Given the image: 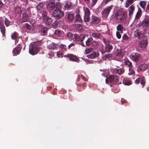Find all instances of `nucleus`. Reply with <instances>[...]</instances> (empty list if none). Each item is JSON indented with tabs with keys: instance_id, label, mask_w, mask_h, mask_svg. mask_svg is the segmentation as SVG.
I'll return each instance as SVG.
<instances>
[{
	"instance_id": "nucleus-51",
	"label": "nucleus",
	"mask_w": 149,
	"mask_h": 149,
	"mask_svg": "<svg viewBox=\"0 0 149 149\" xmlns=\"http://www.w3.org/2000/svg\"><path fill=\"white\" fill-rule=\"evenodd\" d=\"M98 0H92L91 6L92 7L94 6L97 3Z\"/></svg>"
},
{
	"instance_id": "nucleus-15",
	"label": "nucleus",
	"mask_w": 149,
	"mask_h": 149,
	"mask_svg": "<svg viewBox=\"0 0 149 149\" xmlns=\"http://www.w3.org/2000/svg\"><path fill=\"white\" fill-rule=\"evenodd\" d=\"M85 35L84 34H81L79 36L77 34L74 35V38L73 39V40L76 42H79L81 40V37H84Z\"/></svg>"
},
{
	"instance_id": "nucleus-29",
	"label": "nucleus",
	"mask_w": 149,
	"mask_h": 149,
	"mask_svg": "<svg viewBox=\"0 0 149 149\" xmlns=\"http://www.w3.org/2000/svg\"><path fill=\"white\" fill-rule=\"evenodd\" d=\"M124 54L122 51L119 50L116 53V55L117 56H119L120 58L123 57Z\"/></svg>"
},
{
	"instance_id": "nucleus-34",
	"label": "nucleus",
	"mask_w": 149,
	"mask_h": 149,
	"mask_svg": "<svg viewBox=\"0 0 149 149\" xmlns=\"http://www.w3.org/2000/svg\"><path fill=\"white\" fill-rule=\"evenodd\" d=\"M66 47V46L64 44H61L60 45V47L61 49L63 52L67 51Z\"/></svg>"
},
{
	"instance_id": "nucleus-5",
	"label": "nucleus",
	"mask_w": 149,
	"mask_h": 149,
	"mask_svg": "<svg viewBox=\"0 0 149 149\" xmlns=\"http://www.w3.org/2000/svg\"><path fill=\"white\" fill-rule=\"evenodd\" d=\"M65 57L69 58L70 61L78 62L79 61V59L76 56L72 54H69L64 56Z\"/></svg>"
},
{
	"instance_id": "nucleus-3",
	"label": "nucleus",
	"mask_w": 149,
	"mask_h": 149,
	"mask_svg": "<svg viewBox=\"0 0 149 149\" xmlns=\"http://www.w3.org/2000/svg\"><path fill=\"white\" fill-rule=\"evenodd\" d=\"M64 12L61 10L56 9L53 12L52 15L56 19H59L64 15Z\"/></svg>"
},
{
	"instance_id": "nucleus-54",
	"label": "nucleus",
	"mask_w": 149,
	"mask_h": 149,
	"mask_svg": "<svg viewBox=\"0 0 149 149\" xmlns=\"http://www.w3.org/2000/svg\"><path fill=\"white\" fill-rule=\"evenodd\" d=\"M116 36L117 38L118 39H120L121 38V35L120 33L118 31H117L116 32Z\"/></svg>"
},
{
	"instance_id": "nucleus-8",
	"label": "nucleus",
	"mask_w": 149,
	"mask_h": 149,
	"mask_svg": "<svg viewBox=\"0 0 149 149\" xmlns=\"http://www.w3.org/2000/svg\"><path fill=\"white\" fill-rule=\"evenodd\" d=\"M148 68V65L145 63L140 65L138 67V70L140 71L143 72L146 70Z\"/></svg>"
},
{
	"instance_id": "nucleus-12",
	"label": "nucleus",
	"mask_w": 149,
	"mask_h": 149,
	"mask_svg": "<svg viewBox=\"0 0 149 149\" xmlns=\"http://www.w3.org/2000/svg\"><path fill=\"white\" fill-rule=\"evenodd\" d=\"M22 49V48L20 47H15L13 50V56L17 55L19 54Z\"/></svg>"
},
{
	"instance_id": "nucleus-41",
	"label": "nucleus",
	"mask_w": 149,
	"mask_h": 149,
	"mask_svg": "<svg viewBox=\"0 0 149 149\" xmlns=\"http://www.w3.org/2000/svg\"><path fill=\"white\" fill-rule=\"evenodd\" d=\"M90 20L89 16L84 15V21L85 22H89Z\"/></svg>"
},
{
	"instance_id": "nucleus-24",
	"label": "nucleus",
	"mask_w": 149,
	"mask_h": 149,
	"mask_svg": "<svg viewBox=\"0 0 149 149\" xmlns=\"http://www.w3.org/2000/svg\"><path fill=\"white\" fill-rule=\"evenodd\" d=\"M124 63L129 68H132L133 67L132 63L128 60H125L124 61Z\"/></svg>"
},
{
	"instance_id": "nucleus-28",
	"label": "nucleus",
	"mask_w": 149,
	"mask_h": 149,
	"mask_svg": "<svg viewBox=\"0 0 149 149\" xmlns=\"http://www.w3.org/2000/svg\"><path fill=\"white\" fill-rule=\"evenodd\" d=\"M56 45L55 43L52 42L49 45L48 47L50 49H53L56 48Z\"/></svg>"
},
{
	"instance_id": "nucleus-11",
	"label": "nucleus",
	"mask_w": 149,
	"mask_h": 149,
	"mask_svg": "<svg viewBox=\"0 0 149 149\" xmlns=\"http://www.w3.org/2000/svg\"><path fill=\"white\" fill-rule=\"evenodd\" d=\"M44 23L46 25L49 26L50 25L52 22V19L48 17H46L43 19Z\"/></svg>"
},
{
	"instance_id": "nucleus-36",
	"label": "nucleus",
	"mask_w": 149,
	"mask_h": 149,
	"mask_svg": "<svg viewBox=\"0 0 149 149\" xmlns=\"http://www.w3.org/2000/svg\"><path fill=\"white\" fill-rule=\"evenodd\" d=\"M81 37V39L79 41L80 42V44L82 46L86 47V46L84 44V42H83V41L84 39L85 38L86 36H85L84 37Z\"/></svg>"
},
{
	"instance_id": "nucleus-23",
	"label": "nucleus",
	"mask_w": 149,
	"mask_h": 149,
	"mask_svg": "<svg viewBox=\"0 0 149 149\" xmlns=\"http://www.w3.org/2000/svg\"><path fill=\"white\" fill-rule=\"evenodd\" d=\"M92 36L93 37L97 39L100 38L102 37V36L100 33L97 32L93 33Z\"/></svg>"
},
{
	"instance_id": "nucleus-31",
	"label": "nucleus",
	"mask_w": 149,
	"mask_h": 149,
	"mask_svg": "<svg viewBox=\"0 0 149 149\" xmlns=\"http://www.w3.org/2000/svg\"><path fill=\"white\" fill-rule=\"evenodd\" d=\"M146 2L145 1H141L139 3V5L144 10H145L146 8Z\"/></svg>"
},
{
	"instance_id": "nucleus-21",
	"label": "nucleus",
	"mask_w": 149,
	"mask_h": 149,
	"mask_svg": "<svg viewBox=\"0 0 149 149\" xmlns=\"http://www.w3.org/2000/svg\"><path fill=\"white\" fill-rule=\"evenodd\" d=\"M113 47L111 45L109 44H106L104 49L105 52H109L112 49Z\"/></svg>"
},
{
	"instance_id": "nucleus-60",
	"label": "nucleus",
	"mask_w": 149,
	"mask_h": 149,
	"mask_svg": "<svg viewBox=\"0 0 149 149\" xmlns=\"http://www.w3.org/2000/svg\"><path fill=\"white\" fill-rule=\"evenodd\" d=\"M81 77L82 79L84 80V81H87V79L85 77H84L83 75H81Z\"/></svg>"
},
{
	"instance_id": "nucleus-40",
	"label": "nucleus",
	"mask_w": 149,
	"mask_h": 149,
	"mask_svg": "<svg viewBox=\"0 0 149 149\" xmlns=\"http://www.w3.org/2000/svg\"><path fill=\"white\" fill-rule=\"evenodd\" d=\"M66 36L69 39H71L73 37V34L71 32H68L66 34Z\"/></svg>"
},
{
	"instance_id": "nucleus-14",
	"label": "nucleus",
	"mask_w": 149,
	"mask_h": 149,
	"mask_svg": "<svg viewBox=\"0 0 149 149\" xmlns=\"http://www.w3.org/2000/svg\"><path fill=\"white\" fill-rule=\"evenodd\" d=\"M142 25L146 27L149 26V17H146L143 21Z\"/></svg>"
},
{
	"instance_id": "nucleus-10",
	"label": "nucleus",
	"mask_w": 149,
	"mask_h": 149,
	"mask_svg": "<svg viewBox=\"0 0 149 149\" xmlns=\"http://www.w3.org/2000/svg\"><path fill=\"white\" fill-rule=\"evenodd\" d=\"M99 54L97 52H93L92 53L87 55V56L88 58L94 59L98 56Z\"/></svg>"
},
{
	"instance_id": "nucleus-2",
	"label": "nucleus",
	"mask_w": 149,
	"mask_h": 149,
	"mask_svg": "<svg viewBox=\"0 0 149 149\" xmlns=\"http://www.w3.org/2000/svg\"><path fill=\"white\" fill-rule=\"evenodd\" d=\"M38 47L37 46L36 42H33L31 43L30 45L29 52L31 54L34 55L38 52Z\"/></svg>"
},
{
	"instance_id": "nucleus-4",
	"label": "nucleus",
	"mask_w": 149,
	"mask_h": 149,
	"mask_svg": "<svg viewBox=\"0 0 149 149\" xmlns=\"http://www.w3.org/2000/svg\"><path fill=\"white\" fill-rule=\"evenodd\" d=\"M126 16L125 13L122 11H118L116 13L115 17L117 21H122L125 18Z\"/></svg>"
},
{
	"instance_id": "nucleus-26",
	"label": "nucleus",
	"mask_w": 149,
	"mask_h": 149,
	"mask_svg": "<svg viewBox=\"0 0 149 149\" xmlns=\"http://www.w3.org/2000/svg\"><path fill=\"white\" fill-rule=\"evenodd\" d=\"M0 28L1 31L3 34V36H5V33H6V29L5 26H4L3 24H0Z\"/></svg>"
},
{
	"instance_id": "nucleus-53",
	"label": "nucleus",
	"mask_w": 149,
	"mask_h": 149,
	"mask_svg": "<svg viewBox=\"0 0 149 149\" xmlns=\"http://www.w3.org/2000/svg\"><path fill=\"white\" fill-rule=\"evenodd\" d=\"M58 22L57 21H55L52 24V26L54 27H56L58 26Z\"/></svg>"
},
{
	"instance_id": "nucleus-37",
	"label": "nucleus",
	"mask_w": 149,
	"mask_h": 149,
	"mask_svg": "<svg viewBox=\"0 0 149 149\" xmlns=\"http://www.w3.org/2000/svg\"><path fill=\"white\" fill-rule=\"evenodd\" d=\"M132 68H129V72L128 74L129 75H134L135 73L134 70L132 69Z\"/></svg>"
},
{
	"instance_id": "nucleus-16",
	"label": "nucleus",
	"mask_w": 149,
	"mask_h": 149,
	"mask_svg": "<svg viewBox=\"0 0 149 149\" xmlns=\"http://www.w3.org/2000/svg\"><path fill=\"white\" fill-rule=\"evenodd\" d=\"M147 41L144 40H141L139 42V47L142 48H145L147 46Z\"/></svg>"
},
{
	"instance_id": "nucleus-56",
	"label": "nucleus",
	"mask_w": 149,
	"mask_h": 149,
	"mask_svg": "<svg viewBox=\"0 0 149 149\" xmlns=\"http://www.w3.org/2000/svg\"><path fill=\"white\" fill-rule=\"evenodd\" d=\"M112 54H106L105 56V57L107 58H109L112 57Z\"/></svg>"
},
{
	"instance_id": "nucleus-32",
	"label": "nucleus",
	"mask_w": 149,
	"mask_h": 149,
	"mask_svg": "<svg viewBox=\"0 0 149 149\" xmlns=\"http://www.w3.org/2000/svg\"><path fill=\"white\" fill-rule=\"evenodd\" d=\"M134 33L136 34L137 37L138 38H140L142 36V34L139 30H137L134 31Z\"/></svg>"
},
{
	"instance_id": "nucleus-17",
	"label": "nucleus",
	"mask_w": 149,
	"mask_h": 149,
	"mask_svg": "<svg viewBox=\"0 0 149 149\" xmlns=\"http://www.w3.org/2000/svg\"><path fill=\"white\" fill-rule=\"evenodd\" d=\"M113 7L112 5L108 6L106 8H105L102 11V12L103 13L105 14H108L110 12Z\"/></svg>"
},
{
	"instance_id": "nucleus-19",
	"label": "nucleus",
	"mask_w": 149,
	"mask_h": 149,
	"mask_svg": "<svg viewBox=\"0 0 149 149\" xmlns=\"http://www.w3.org/2000/svg\"><path fill=\"white\" fill-rule=\"evenodd\" d=\"M48 29L46 27H44L41 28L40 30H39L40 33H41V35L45 36L47 34Z\"/></svg>"
},
{
	"instance_id": "nucleus-25",
	"label": "nucleus",
	"mask_w": 149,
	"mask_h": 149,
	"mask_svg": "<svg viewBox=\"0 0 149 149\" xmlns=\"http://www.w3.org/2000/svg\"><path fill=\"white\" fill-rule=\"evenodd\" d=\"M29 16L26 13H23L22 14V20L23 22H26L28 20Z\"/></svg>"
},
{
	"instance_id": "nucleus-55",
	"label": "nucleus",
	"mask_w": 149,
	"mask_h": 149,
	"mask_svg": "<svg viewBox=\"0 0 149 149\" xmlns=\"http://www.w3.org/2000/svg\"><path fill=\"white\" fill-rule=\"evenodd\" d=\"M75 26L76 27H77L78 28L80 29H82V26L81 24H75Z\"/></svg>"
},
{
	"instance_id": "nucleus-47",
	"label": "nucleus",
	"mask_w": 149,
	"mask_h": 149,
	"mask_svg": "<svg viewBox=\"0 0 149 149\" xmlns=\"http://www.w3.org/2000/svg\"><path fill=\"white\" fill-rule=\"evenodd\" d=\"M10 23V22L6 18L5 19V24L6 26L7 27L8 26Z\"/></svg>"
},
{
	"instance_id": "nucleus-61",
	"label": "nucleus",
	"mask_w": 149,
	"mask_h": 149,
	"mask_svg": "<svg viewBox=\"0 0 149 149\" xmlns=\"http://www.w3.org/2000/svg\"><path fill=\"white\" fill-rule=\"evenodd\" d=\"M146 12H149V3L147 5L146 10Z\"/></svg>"
},
{
	"instance_id": "nucleus-13",
	"label": "nucleus",
	"mask_w": 149,
	"mask_h": 149,
	"mask_svg": "<svg viewBox=\"0 0 149 149\" xmlns=\"http://www.w3.org/2000/svg\"><path fill=\"white\" fill-rule=\"evenodd\" d=\"M66 16H67V19L68 22H72L74 19V15L73 14L68 13Z\"/></svg>"
},
{
	"instance_id": "nucleus-22",
	"label": "nucleus",
	"mask_w": 149,
	"mask_h": 149,
	"mask_svg": "<svg viewBox=\"0 0 149 149\" xmlns=\"http://www.w3.org/2000/svg\"><path fill=\"white\" fill-rule=\"evenodd\" d=\"M55 7V3L52 2H50L47 5V8L51 10H54Z\"/></svg>"
},
{
	"instance_id": "nucleus-64",
	"label": "nucleus",
	"mask_w": 149,
	"mask_h": 149,
	"mask_svg": "<svg viewBox=\"0 0 149 149\" xmlns=\"http://www.w3.org/2000/svg\"><path fill=\"white\" fill-rule=\"evenodd\" d=\"M128 38V36L126 35H124L123 36V39L124 40H126Z\"/></svg>"
},
{
	"instance_id": "nucleus-58",
	"label": "nucleus",
	"mask_w": 149,
	"mask_h": 149,
	"mask_svg": "<svg viewBox=\"0 0 149 149\" xmlns=\"http://www.w3.org/2000/svg\"><path fill=\"white\" fill-rule=\"evenodd\" d=\"M75 44L73 43H72L70 44L68 46V49H70L71 47L73 46H74Z\"/></svg>"
},
{
	"instance_id": "nucleus-33",
	"label": "nucleus",
	"mask_w": 149,
	"mask_h": 149,
	"mask_svg": "<svg viewBox=\"0 0 149 149\" xmlns=\"http://www.w3.org/2000/svg\"><path fill=\"white\" fill-rule=\"evenodd\" d=\"M134 0H127L126 3L125 7L127 8L131 4H132L134 2Z\"/></svg>"
},
{
	"instance_id": "nucleus-50",
	"label": "nucleus",
	"mask_w": 149,
	"mask_h": 149,
	"mask_svg": "<svg viewBox=\"0 0 149 149\" xmlns=\"http://www.w3.org/2000/svg\"><path fill=\"white\" fill-rule=\"evenodd\" d=\"M25 26L26 29L29 30H31L32 29L31 26L28 23H26L25 24Z\"/></svg>"
},
{
	"instance_id": "nucleus-6",
	"label": "nucleus",
	"mask_w": 149,
	"mask_h": 149,
	"mask_svg": "<svg viewBox=\"0 0 149 149\" xmlns=\"http://www.w3.org/2000/svg\"><path fill=\"white\" fill-rule=\"evenodd\" d=\"M130 57L136 62H137L141 58V56L139 54L134 53L131 55Z\"/></svg>"
},
{
	"instance_id": "nucleus-62",
	"label": "nucleus",
	"mask_w": 149,
	"mask_h": 149,
	"mask_svg": "<svg viewBox=\"0 0 149 149\" xmlns=\"http://www.w3.org/2000/svg\"><path fill=\"white\" fill-rule=\"evenodd\" d=\"M121 102L122 104H123L125 103H126V101L125 99L122 98L121 100Z\"/></svg>"
},
{
	"instance_id": "nucleus-38",
	"label": "nucleus",
	"mask_w": 149,
	"mask_h": 149,
	"mask_svg": "<svg viewBox=\"0 0 149 149\" xmlns=\"http://www.w3.org/2000/svg\"><path fill=\"white\" fill-rule=\"evenodd\" d=\"M91 39L90 38H88L86 42V45L87 47L90 46L91 43Z\"/></svg>"
},
{
	"instance_id": "nucleus-20",
	"label": "nucleus",
	"mask_w": 149,
	"mask_h": 149,
	"mask_svg": "<svg viewBox=\"0 0 149 149\" xmlns=\"http://www.w3.org/2000/svg\"><path fill=\"white\" fill-rule=\"evenodd\" d=\"M74 19V22L75 23L77 22H81L82 21V19L79 14L78 13L77 14Z\"/></svg>"
},
{
	"instance_id": "nucleus-42",
	"label": "nucleus",
	"mask_w": 149,
	"mask_h": 149,
	"mask_svg": "<svg viewBox=\"0 0 149 149\" xmlns=\"http://www.w3.org/2000/svg\"><path fill=\"white\" fill-rule=\"evenodd\" d=\"M42 17L44 18V17H48L47 16V11L45 10H43L42 11Z\"/></svg>"
},
{
	"instance_id": "nucleus-57",
	"label": "nucleus",
	"mask_w": 149,
	"mask_h": 149,
	"mask_svg": "<svg viewBox=\"0 0 149 149\" xmlns=\"http://www.w3.org/2000/svg\"><path fill=\"white\" fill-rule=\"evenodd\" d=\"M53 56L51 52L49 53L47 55V57L49 58H51Z\"/></svg>"
},
{
	"instance_id": "nucleus-18",
	"label": "nucleus",
	"mask_w": 149,
	"mask_h": 149,
	"mask_svg": "<svg viewBox=\"0 0 149 149\" xmlns=\"http://www.w3.org/2000/svg\"><path fill=\"white\" fill-rule=\"evenodd\" d=\"M134 9V6L133 5H131L128 8V10L129 11V16L130 17H131L133 13Z\"/></svg>"
},
{
	"instance_id": "nucleus-35",
	"label": "nucleus",
	"mask_w": 149,
	"mask_h": 149,
	"mask_svg": "<svg viewBox=\"0 0 149 149\" xmlns=\"http://www.w3.org/2000/svg\"><path fill=\"white\" fill-rule=\"evenodd\" d=\"M43 7V3L42 2L39 3L36 6L37 9L38 10H41Z\"/></svg>"
},
{
	"instance_id": "nucleus-7",
	"label": "nucleus",
	"mask_w": 149,
	"mask_h": 149,
	"mask_svg": "<svg viewBox=\"0 0 149 149\" xmlns=\"http://www.w3.org/2000/svg\"><path fill=\"white\" fill-rule=\"evenodd\" d=\"M100 19L99 17L92 15L91 17V23L97 24L100 22Z\"/></svg>"
},
{
	"instance_id": "nucleus-46",
	"label": "nucleus",
	"mask_w": 149,
	"mask_h": 149,
	"mask_svg": "<svg viewBox=\"0 0 149 149\" xmlns=\"http://www.w3.org/2000/svg\"><path fill=\"white\" fill-rule=\"evenodd\" d=\"M140 83L143 85L142 87H143L145 84V81L144 77L142 79L141 78Z\"/></svg>"
},
{
	"instance_id": "nucleus-49",
	"label": "nucleus",
	"mask_w": 149,
	"mask_h": 149,
	"mask_svg": "<svg viewBox=\"0 0 149 149\" xmlns=\"http://www.w3.org/2000/svg\"><path fill=\"white\" fill-rule=\"evenodd\" d=\"M17 33L14 32L12 35L11 37L12 39H15L17 37Z\"/></svg>"
},
{
	"instance_id": "nucleus-45",
	"label": "nucleus",
	"mask_w": 149,
	"mask_h": 149,
	"mask_svg": "<svg viewBox=\"0 0 149 149\" xmlns=\"http://www.w3.org/2000/svg\"><path fill=\"white\" fill-rule=\"evenodd\" d=\"M93 50L92 48H86L85 49V52L86 54L91 53Z\"/></svg>"
},
{
	"instance_id": "nucleus-1",
	"label": "nucleus",
	"mask_w": 149,
	"mask_h": 149,
	"mask_svg": "<svg viewBox=\"0 0 149 149\" xmlns=\"http://www.w3.org/2000/svg\"><path fill=\"white\" fill-rule=\"evenodd\" d=\"M119 81V77L117 75H111L105 79L106 84H109L111 83H118Z\"/></svg>"
},
{
	"instance_id": "nucleus-52",
	"label": "nucleus",
	"mask_w": 149,
	"mask_h": 149,
	"mask_svg": "<svg viewBox=\"0 0 149 149\" xmlns=\"http://www.w3.org/2000/svg\"><path fill=\"white\" fill-rule=\"evenodd\" d=\"M63 52L60 53V52H58L57 53V56L59 58H60V57L62 58L63 56Z\"/></svg>"
},
{
	"instance_id": "nucleus-59",
	"label": "nucleus",
	"mask_w": 149,
	"mask_h": 149,
	"mask_svg": "<svg viewBox=\"0 0 149 149\" xmlns=\"http://www.w3.org/2000/svg\"><path fill=\"white\" fill-rule=\"evenodd\" d=\"M141 78H138L135 81V83L136 84H138L139 83L140 81Z\"/></svg>"
},
{
	"instance_id": "nucleus-44",
	"label": "nucleus",
	"mask_w": 149,
	"mask_h": 149,
	"mask_svg": "<svg viewBox=\"0 0 149 149\" xmlns=\"http://www.w3.org/2000/svg\"><path fill=\"white\" fill-rule=\"evenodd\" d=\"M85 15L89 16L90 15V11L88 8H86L85 11Z\"/></svg>"
},
{
	"instance_id": "nucleus-43",
	"label": "nucleus",
	"mask_w": 149,
	"mask_h": 149,
	"mask_svg": "<svg viewBox=\"0 0 149 149\" xmlns=\"http://www.w3.org/2000/svg\"><path fill=\"white\" fill-rule=\"evenodd\" d=\"M71 6V3L69 1L67 2L65 5L64 7L67 8H69Z\"/></svg>"
},
{
	"instance_id": "nucleus-63",
	"label": "nucleus",
	"mask_w": 149,
	"mask_h": 149,
	"mask_svg": "<svg viewBox=\"0 0 149 149\" xmlns=\"http://www.w3.org/2000/svg\"><path fill=\"white\" fill-rule=\"evenodd\" d=\"M28 13L29 14H31V12L30 11V8H27L26 11V13Z\"/></svg>"
},
{
	"instance_id": "nucleus-48",
	"label": "nucleus",
	"mask_w": 149,
	"mask_h": 149,
	"mask_svg": "<svg viewBox=\"0 0 149 149\" xmlns=\"http://www.w3.org/2000/svg\"><path fill=\"white\" fill-rule=\"evenodd\" d=\"M54 34L58 36H60L61 35V32L59 30H55Z\"/></svg>"
},
{
	"instance_id": "nucleus-9",
	"label": "nucleus",
	"mask_w": 149,
	"mask_h": 149,
	"mask_svg": "<svg viewBox=\"0 0 149 149\" xmlns=\"http://www.w3.org/2000/svg\"><path fill=\"white\" fill-rule=\"evenodd\" d=\"M124 69L123 67H122L119 69L117 68L113 70V73L114 74H117L120 75L124 74Z\"/></svg>"
},
{
	"instance_id": "nucleus-27",
	"label": "nucleus",
	"mask_w": 149,
	"mask_h": 149,
	"mask_svg": "<svg viewBox=\"0 0 149 149\" xmlns=\"http://www.w3.org/2000/svg\"><path fill=\"white\" fill-rule=\"evenodd\" d=\"M123 83L126 85H129L131 84V83L129 80L124 78L123 81Z\"/></svg>"
},
{
	"instance_id": "nucleus-30",
	"label": "nucleus",
	"mask_w": 149,
	"mask_h": 149,
	"mask_svg": "<svg viewBox=\"0 0 149 149\" xmlns=\"http://www.w3.org/2000/svg\"><path fill=\"white\" fill-rule=\"evenodd\" d=\"M141 11L139 8L136 15L135 18L137 19H138L140 18V17L141 16Z\"/></svg>"
},
{
	"instance_id": "nucleus-39",
	"label": "nucleus",
	"mask_w": 149,
	"mask_h": 149,
	"mask_svg": "<svg viewBox=\"0 0 149 149\" xmlns=\"http://www.w3.org/2000/svg\"><path fill=\"white\" fill-rule=\"evenodd\" d=\"M123 29V25L121 24H119L117 26V30L118 31H121Z\"/></svg>"
}]
</instances>
